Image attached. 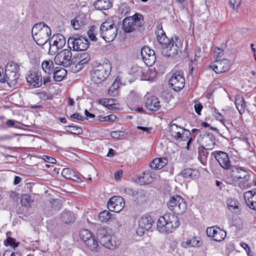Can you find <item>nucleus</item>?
Segmentation results:
<instances>
[{
	"label": "nucleus",
	"mask_w": 256,
	"mask_h": 256,
	"mask_svg": "<svg viewBox=\"0 0 256 256\" xmlns=\"http://www.w3.org/2000/svg\"><path fill=\"white\" fill-rule=\"evenodd\" d=\"M180 225L178 217L174 214L167 213L160 216L157 222V228L160 233L169 234Z\"/></svg>",
	"instance_id": "f257e3e1"
},
{
	"label": "nucleus",
	"mask_w": 256,
	"mask_h": 256,
	"mask_svg": "<svg viewBox=\"0 0 256 256\" xmlns=\"http://www.w3.org/2000/svg\"><path fill=\"white\" fill-rule=\"evenodd\" d=\"M32 38L39 46L44 45L49 41L51 35L50 28L43 22L35 24L32 30Z\"/></svg>",
	"instance_id": "f03ea898"
},
{
	"label": "nucleus",
	"mask_w": 256,
	"mask_h": 256,
	"mask_svg": "<svg viewBox=\"0 0 256 256\" xmlns=\"http://www.w3.org/2000/svg\"><path fill=\"white\" fill-rule=\"evenodd\" d=\"M169 132L170 136L176 140L186 141L188 140L186 148L188 150L189 146L193 140V138L190 137L191 134L189 130L173 124L169 126Z\"/></svg>",
	"instance_id": "7ed1b4c3"
},
{
	"label": "nucleus",
	"mask_w": 256,
	"mask_h": 256,
	"mask_svg": "<svg viewBox=\"0 0 256 256\" xmlns=\"http://www.w3.org/2000/svg\"><path fill=\"white\" fill-rule=\"evenodd\" d=\"M118 28L114 21L106 20L102 23L100 28V34L106 42H110L116 38Z\"/></svg>",
	"instance_id": "20e7f679"
},
{
	"label": "nucleus",
	"mask_w": 256,
	"mask_h": 256,
	"mask_svg": "<svg viewBox=\"0 0 256 256\" xmlns=\"http://www.w3.org/2000/svg\"><path fill=\"white\" fill-rule=\"evenodd\" d=\"M20 66L15 62H10L6 64L5 68L6 82L10 87H14L18 84L20 76Z\"/></svg>",
	"instance_id": "39448f33"
},
{
	"label": "nucleus",
	"mask_w": 256,
	"mask_h": 256,
	"mask_svg": "<svg viewBox=\"0 0 256 256\" xmlns=\"http://www.w3.org/2000/svg\"><path fill=\"white\" fill-rule=\"evenodd\" d=\"M110 66L108 64H99L94 66L91 71V78L92 81L96 84L102 83L108 76V69Z\"/></svg>",
	"instance_id": "423d86ee"
},
{
	"label": "nucleus",
	"mask_w": 256,
	"mask_h": 256,
	"mask_svg": "<svg viewBox=\"0 0 256 256\" xmlns=\"http://www.w3.org/2000/svg\"><path fill=\"white\" fill-rule=\"evenodd\" d=\"M143 25L142 16L135 14L132 16L126 18L122 22V29L127 33L138 29Z\"/></svg>",
	"instance_id": "0eeeda50"
},
{
	"label": "nucleus",
	"mask_w": 256,
	"mask_h": 256,
	"mask_svg": "<svg viewBox=\"0 0 256 256\" xmlns=\"http://www.w3.org/2000/svg\"><path fill=\"white\" fill-rule=\"evenodd\" d=\"M27 82L30 86L34 88H40L42 84L46 85L51 82V77L50 76H42L41 74L38 72H30L26 77Z\"/></svg>",
	"instance_id": "6e6552de"
},
{
	"label": "nucleus",
	"mask_w": 256,
	"mask_h": 256,
	"mask_svg": "<svg viewBox=\"0 0 256 256\" xmlns=\"http://www.w3.org/2000/svg\"><path fill=\"white\" fill-rule=\"evenodd\" d=\"M167 206L171 211L176 214H182L186 210V204L184 200L178 195L170 196Z\"/></svg>",
	"instance_id": "1a4fd4ad"
},
{
	"label": "nucleus",
	"mask_w": 256,
	"mask_h": 256,
	"mask_svg": "<svg viewBox=\"0 0 256 256\" xmlns=\"http://www.w3.org/2000/svg\"><path fill=\"white\" fill-rule=\"evenodd\" d=\"M48 54L51 55L54 54L59 49H61L66 44L64 37L60 34H54L49 40Z\"/></svg>",
	"instance_id": "9d476101"
},
{
	"label": "nucleus",
	"mask_w": 256,
	"mask_h": 256,
	"mask_svg": "<svg viewBox=\"0 0 256 256\" xmlns=\"http://www.w3.org/2000/svg\"><path fill=\"white\" fill-rule=\"evenodd\" d=\"M182 44L178 38H172L169 44L163 50V53L168 57L176 58L181 52Z\"/></svg>",
	"instance_id": "9b49d317"
},
{
	"label": "nucleus",
	"mask_w": 256,
	"mask_h": 256,
	"mask_svg": "<svg viewBox=\"0 0 256 256\" xmlns=\"http://www.w3.org/2000/svg\"><path fill=\"white\" fill-rule=\"evenodd\" d=\"M72 53L70 50L64 49L58 52L54 58L55 64L68 67L72 64Z\"/></svg>",
	"instance_id": "f8f14e48"
},
{
	"label": "nucleus",
	"mask_w": 256,
	"mask_h": 256,
	"mask_svg": "<svg viewBox=\"0 0 256 256\" xmlns=\"http://www.w3.org/2000/svg\"><path fill=\"white\" fill-rule=\"evenodd\" d=\"M68 44L72 45L74 50L77 51L86 50L89 47V42L88 39L82 36L70 38L68 39Z\"/></svg>",
	"instance_id": "ddd939ff"
},
{
	"label": "nucleus",
	"mask_w": 256,
	"mask_h": 256,
	"mask_svg": "<svg viewBox=\"0 0 256 256\" xmlns=\"http://www.w3.org/2000/svg\"><path fill=\"white\" fill-rule=\"evenodd\" d=\"M170 86L175 91H179L184 86L185 80L182 72H176L172 74L169 80Z\"/></svg>",
	"instance_id": "4468645a"
},
{
	"label": "nucleus",
	"mask_w": 256,
	"mask_h": 256,
	"mask_svg": "<svg viewBox=\"0 0 256 256\" xmlns=\"http://www.w3.org/2000/svg\"><path fill=\"white\" fill-rule=\"evenodd\" d=\"M231 66L230 60L224 58L222 60H217L211 64L210 68L212 69L216 74H221L228 72Z\"/></svg>",
	"instance_id": "2eb2a0df"
},
{
	"label": "nucleus",
	"mask_w": 256,
	"mask_h": 256,
	"mask_svg": "<svg viewBox=\"0 0 256 256\" xmlns=\"http://www.w3.org/2000/svg\"><path fill=\"white\" fill-rule=\"evenodd\" d=\"M124 200L122 197L114 196L109 200L107 206L110 211L119 212L124 208Z\"/></svg>",
	"instance_id": "dca6fc26"
},
{
	"label": "nucleus",
	"mask_w": 256,
	"mask_h": 256,
	"mask_svg": "<svg viewBox=\"0 0 256 256\" xmlns=\"http://www.w3.org/2000/svg\"><path fill=\"white\" fill-rule=\"evenodd\" d=\"M207 236L212 238L216 242H221L223 240L226 236V231L220 229L217 226H213L208 228L206 230Z\"/></svg>",
	"instance_id": "f3484780"
},
{
	"label": "nucleus",
	"mask_w": 256,
	"mask_h": 256,
	"mask_svg": "<svg viewBox=\"0 0 256 256\" xmlns=\"http://www.w3.org/2000/svg\"><path fill=\"white\" fill-rule=\"evenodd\" d=\"M153 224L154 220L150 216L142 217L138 222V227L136 230L137 234L140 236L143 235L145 230H148L151 228Z\"/></svg>",
	"instance_id": "a211bd4d"
},
{
	"label": "nucleus",
	"mask_w": 256,
	"mask_h": 256,
	"mask_svg": "<svg viewBox=\"0 0 256 256\" xmlns=\"http://www.w3.org/2000/svg\"><path fill=\"white\" fill-rule=\"evenodd\" d=\"M140 53L142 59L147 66H151L154 64L156 57L154 50L148 46H144Z\"/></svg>",
	"instance_id": "6ab92c4d"
},
{
	"label": "nucleus",
	"mask_w": 256,
	"mask_h": 256,
	"mask_svg": "<svg viewBox=\"0 0 256 256\" xmlns=\"http://www.w3.org/2000/svg\"><path fill=\"white\" fill-rule=\"evenodd\" d=\"M232 176L234 178L241 180L244 183L248 182L250 178V172L242 167H236L232 170Z\"/></svg>",
	"instance_id": "aec40b11"
},
{
	"label": "nucleus",
	"mask_w": 256,
	"mask_h": 256,
	"mask_svg": "<svg viewBox=\"0 0 256 256\" xmlns=\"http://www.w3.org/2000/svg\"><path fill=\"white\" fill-rule=\"evenodd\" d=\"M214 157L220 165L224 170L230 167V162L228 154L222 151L215 152Z\"/></svg>",
	"instance_id": "412c9836"
},
{
	"label": "nucleus",
	"mask_w": 256,
	"mask_h": 256,
	"mask_svg": "<svg viewBox=\"0 0 256 256\" xmlns=\"http://www.w3.org/2000/svg\"><path fill=\"white\" fill-rule=\"evenodd\" d=\"M156 35L157 40L159 44H160L163 47L164 49L167 46L170 40L166 35L164 31L162 24H159L158 26L157 29L156 31Z\"/></svg>",
	"instance_id": "4be33fe9"
},
{
	"label": "nucleus",
	"mask_w": 256,
	"mask_h": 256,
	"mask_svg": "<svg viewBox=\"0 0 256 256\" xmlns=\"http://www.w3.org/2000/svg\"><path fill=\"white\" fill-rule=\"evenodd\" d=\"M244 196L248 206L250 209L256 210V192L247 191L244 193Z\"/></svg>",
	"instance_id": "5701e85b"
},
{
	"label": "nucleus",
	"mask_w": 256,
	"mask_h": 256,
	"mask_svg": "<svg viewBox=\"0 0 256 256\" xmlns=\"http://www.w3.org/2000/svg\"><path fill=\"white\" fill-rule=\"evenodd\" d=\"M145 105L147 109L150 111H157L160 107V101L155 96L148 98L145 101Z\"/></svg>",
	"instance_id": "b1692460"
},
{
	"label": "nucleus",
	"mask_w": 256,
	"mask_h": 256,
	"mask_svg": "<svg viewBox=\"0 0 256 256\" xmlns=\"http://www.w3.org/2000/svg\"><path fill=\"white\" fill-rule=\"evenodd\" d=\"M180 175L185 178L196 179L199 176V172L196 168H186L182 170Z\"/></svg>",
	"instance_id": "393cba45"
},
{
	"label": "nucleus",
	"mask_w": 256,
	"mask_h": 256,
	"mask_svg": "<svg viewBox=\"0 0 256 256\" xmlns=\"http://www.w3.org/2000/svg\"><path fill=\"white\" fill-rule=\"evenodd\" d=\"M154 174L148 170L144 172L142 176L138 177V183L141 185H145L151 183L154 180Z\"/></svg>",
	"instance_id": "a878e982"
},
{
	"label": "nucleus",
	"mask_w": 256,
	"mask_h": 256,
	"mask_svg": "<svg viewBox=\"0 0 256 256\" xmlns=\"http://www.w3.org/2000/svg\"><path fill=\"white\" fill-rule=\"evenodd\" d=\"M62 175L63 177L67 179L72 180L78 182L82 181L76 172L69 168H64L62 172Z\"/></svg>",
	"instance_id": "bb28decb"
},
{
	"label": "nucleus",
	"mask_w": 256,
	"mask_h": 256,
	"mask_svg": "<svg viewBox=\"0 0 256 256\" xmlns=\"http://www.w3.org/2000/svg\"><path fill=\"white\" fill-rule=\"evenodd\" d=\"M101 244L110 250H114L119 244L118 242L116 240V237L114 236H109L106 239H102Z\"/></svg>",
	"instance_id": "cd10ccee"
},
{
	"label": "nucleus",
	"mask_w": 256,
	"mask_h": 256,
	"mask_svg": "<svg viewBox=\"0 0 256 256\" xmlns=\"http://www.w3.org/2000/svg\"><path fill=\"white\" fill-rule=\"evenodd\" d=\"M168 163V159L165 158H154L150 164V167L154 170H159L164 168Z\"/></svg>",
	"instance_id": "c85d7f7f"
},
{
	"label": "nucleus",
	"mask_w": 256,
	"mask_h": 256,
	"mask_svg": "<svg viewBox=\"0 0 256 256\" xmlns=\"http://www.w3.org/2000/svg\"><path fill=\"white\" fill-rule=\"evenodd\" d=\"M42 68L44 72L47 74L46 76H50L53 74L55 68H54V62L52 60H44L42 63Z\"/></svg>",
	"instance_id": "c756f323"
},
{
	"label": "nucleus",
	"mask_w": 256,
	"mask_h": 256,
	"mask_svg": "<svg viewBox=\"0 0 256 256\" xmlns=\"http://www.w3.org/2000/svg\"><path fill=\"white\" fill-rule=\"evenodd\" d=\"M95 8L99 10H106L112 6L110 0H97L94 3Z\"/></svg>",
	"instance_id": "7c9ffc66"
},
{
	"label": "nucleus",
	"mask_w": 256,
	"mask_h": 256,
	"mask_svg": "<svg viewBox=\"0 0 256 256\" xmlns=\"http://www.w3.org/2000/svg\"><path fill=\"white\" fill-rule=\"evenodd\" d=\"M66 70L62 68L56 67L53 73V78L55 81L60 82L66 76Z\"/></svg>",
	"instance_id": "2f4dec72"
},
{
	"label": "nucleus",
	"mask_w": 256,
	"mask_h": 256,
	"mask_svg": "<svg viewBox=\"0 0 256 256\" xmlns=\"http://www.w3.org/2000/svg\"><path fill=\"white\" fill-rule=\"evenodd\" d=\"M78 65L79 68H82L84 65L86 64L90 60V56L86 52L80 53L78 54Z\"/></svg>",
	"instance_id": "473e14b6"
},
{
	"label": "nucleus",
	"mask_w": 256,
	"mask_h": 256,
	"mask_svg": "<svg viewBox=\"0 0 256 256\" xmlns=\"http://www.w3.org/2000/svg\"><path fill=\"white\" fill-rule=\"evenodd\" d=\"M84 244L92 251L94 252H98L99 251L100 246L98 240L94 236L85 242Z\"/></svg>",
	"instance_id": "72a5a7b5"
},
{
	"label": "nucleus",
	"mask_w": 256,
	"mask_h": 256,
	"mask_svg": "<svg viewBox=\"0 0 256 256\" xmlns=\"http://www.w3.org/2000/svg\"><path fill=\"white\" fill-rule=\"evenodd\" d=\"M131 73L138 78H140L142 80L146 78V75L145 70L141 66L137 65H134L131 68Z\"/></svg>",
	"instance_id": "f704fd0d"
},
{
	"label": "nucleus",
	"mask_w": 256,
	"mask_h": 256,
	"mask_svg": "<svg viewBox=\"0 0 256 256\" xmlns=\"http://www.w3.org/2000/svg\"><path fill=\"white\" fill-rule=\"evenodd\" d=\"M226 204L228 210L230 211L236 212L239 210L240 203L236 199L233 198H228L226 200Z\"/></svg>",
	"instance_id": "c9c22d12"
},
{
	"label": "nucleus",
	"mask_w": 256,
	"mask_h": 256,
	"mask_svg": "<svg viewBox=\"0 0 256 256\" xmlns=\"http://www.w3.org/2000/svg\"><path fill=\"white\" fill-rule=\"evenodd\" d=\"M61 220L66 224L70 223L74 220V216L70 211H64L60 216Z\"/></svg>",
	"instance_id": "e433bc0d"
},
{
	"label": "nucleus",
	"mask_w": 256,
	"mask_h": 256,
	"mask_svg": "<svg viewBox=\"0 0 256 256\" xmlns=\"http://www.w3.org/2000/svg\"><path fill=\"white\" fill-rule=\"evenodd\" d=\"M235 104L238 112L242 114L244 111L246 104L244 98L240 95H237L235 98Z\"/></svg>",
	"instance_id": "4c0bfd02"
},
{
	"label": "nucleus",
	"mask_w": 256,
	"mask_h": 256,
	"mask_svg": "<svg viewBox=\"0 0 256 256\" xmlns=\"http://www.w3.org/2000/svg\"><path fill=\"white\" fill-rule=\"evenodd\" d=\"M203 141L206 144L205 148L208 150L213 148L215 144L214 138L212 134H207L202 138Z\"/></svg>",
	"instance_id": "58836bf2"
},
{
	"label": "nucleus",
	"mask_w": 256,
	"mask_h": 256,
	"mask_svg": "<svg viewBox=\"0 0 256 256\" xmlns=\"http://www.w3.org/2000/svg\"><path fill=\"white\" fill-rule=\"evenodd\" d=\"M208 150L206 148L202 146L198 149V158L200 162L204 165L206 163L207 158L208 156Z\"/></svg>",
	"instance_id": "ea45409f"
},
{
	"label": "nucleus",
	"mask_w": 256,
	"mask_h": 256,
	"mask_svg": "<svg viewBox=\"0 0 256 256\" xmlns=\"http://www.w3.org/2000/svg\"><path fill=\"white\" fill-rule=\"evenodd\" d=\"M71 24L74 28L76 30H80L84 25V20L80 16H76L74 20H72Z\"/></svg>",
	"instance_id": "a19ab883"
},
{
	"label": "nucleus",
	"mask_w": 256,
	"mask_h": 256,
	"mask_svg": "<svg viewBox=\"0 0 256 256\" xmlns=\"http://www.w3.org/2000/svg\"><path fill=\"white\" fill-rule=\"evenodd\" d=\"M66 130L70 134H79L82 133V129L78 126H74L73 124L65 126Z\"/></svg>",
	"instance_id": "79ce46f5"
},
{
	"label": "nucleus",
	"mask_w": 256,
	"mask_h": 256,
	"mask_svg": "<svg viewBox=\"0 0 256 256\" xmlns=\"http://www.w3.org/2000/svg\"><path fill=\"white\" fill-rule=\"evenodd\" d=\"M80 238L84 242H86L88 240L90 239L92 236H94L93 234L88 230L84 229L82 230L80 232Z\"/></svg>",
	"instance_id": "37998d69"
},
{
	"label": "nucleus",
	"mask_w": 256,
	"mask_h": 256,
	"mask_svg": "<svg viewBox=\"0 0 256 256\" xmlns=\"http://www.w3.org/2000/svg\"><path fill=\"white\" fill-rule=\"evenodd\" d=\"M96 32L97 30L96 26H92L90 27L89 30L87 32V34L89 38L92 41L96 42L98 40V38L96 37Z\"/></svg>",
	"instance_id": "c03bdc74"
},
{
	"label": "nucleus",
	"mask_w": 256,
	"mask_h": 256,
	"mask_svg": "<svg viewBox=\"0 0 256 256\" xmlns=\"http://www.w3.org/2000/svg\"><path fill=\"white\" fill-rule=\"evenodd\" d=\"M110 218V214L108 211L104 210L98 214V220L102 222H106Z\"/></svg>",
	"instance_id": "a18cd8bd"
},
{
	"label": "nucleus",
	"mask_w": 256,
	"mask_h": 256,
	"mask_svg": "<svg viewBox=\"0 0 256 256\" xmlns=\"http://www.w3.org/2000/svg\"><path fill=\"white\" fill-rule=\"evenodd\" d=\"M109 236L106 228H100L98 230L97 236L100 238V243L102 239H106Z\"/></svg>",
	"instance_id": "49530a36"
},
{
	"label": "nucleus",
	"mask_w": 256,
	"mask_h": 256,
	"mask_svg": "<svg viewBox=\"0 0 256 256\" xmlns=\"http://www.w3.org/2000/svg\"><path fill=\"white\" fill-rule=\"evenodd\" d=\"M136 201L140 204H142L146 202V195L144 190H140L136 194Z\"/></svg>",
	"instance_id": "de8ad7c7"
},
{
	"label": "nucleus",
	"mask_w": 256,
	"mask_h": 256,
	"mask_svg": "<svg viewBox=\"0 0 256 256\" xmlns=\"http://www.w3.org/2000/svg\"><path fill=\"white\" fill-rule=\"evenodd\" d=\"M32 200L30 196L28 194H23L22 196L20 203L22 206H30Z\"/></svg>",
	"instance_id": "09e8293b"
},
{
	"label": "nucleus",
	"mask_w": 256,
	"mask_h": 256,
	"mask_svg": "<svg viewBox=\"0 0 256 256\" xmlns=\"http://www.w3.org/2000/svg\"><path fill=\"white\" fill-rule=\"evenodd\" d=\"M110 136L115 139H123L124 138V132L122 131H113L111 132Z\"/></svg>",
	"instance_id": "8fccbe9b"
},
{
	"label": "nucleus",
	"mask_w": 256,
	"mask_h": 256,
	"mask_svg": "<svg viewBox=\"0 0 256 256\" xmlns=\"http://www.w3.org/2000/svg\"><path fill=\"white\" fill-rule=\"evenodd\" d=\"M116 118V116L114 114H110L105 116L101 117L100 118V122H114Z\"/></svg>",
	"instance_id": "3c124183"
},
{
	"label": "nucleus",
	"mask_w": 256,
	"mask_h": 256,
	"mask_svg": "<svg viewBox=\"0 0 256 256\" xmlns=\"http://www.w3.org/2000/svg\"><path fill=\"white\" fill-rule=\"evenodd\" d=\"M199 241L197 240L195 238H193L191 240H187L186 244L189 246L195 247L199 246Z\"/></svg>",
	"instance_id": "603ef678"
},
{
	"label": "nucleus",
	"mask_w": 256,
	"mask_h": 256,
	"mask_svg": "<svg viewBox=\"0 0 256 256\" xmlns=\"http://www.w3.org/2000/svg\"><path fill=\"white\" fill-rule=\"evenodd\" d=\"M6 124L7 126L10 127H14L15 128H18V124H20V122L16 120H8Z\"/></svg>",
	"instance_id": "864d4df0"
},
{
	"label": "nucleus",
	"mask_w": 256,
	"mask_h": 256,
	"mask_svg": "<svg viewBox=\"0 0 256 256\" xmlns=\"http://www.w3.org/2000/svg\"><path fill=\"white\" fill-rule=\"evenodd\" d=\"M6 244L8 246H10L14 248L18 246V243H16V240L10 237L6 239Z\"/></svg>",
	"instance_id": "5fc2aeb1"
},
{
	"label": "nucleus",
	"mask_w": 256,
	"mask_h": 256,
	"mask_svg": "<svg viewBox=\"0 0 256 256\" xmlns=\"http://www.w3.org/2000/svg\"><path fill=\"white\" fill-rule=\"evenodd\" d=\"M230 5L233 7L234 10H238L240 6L242 0H229Z\"/></svg>",
	"instance_id": "6e6d98bb"
},
{
	"label": "nucleus",
	"mask_w": 256,
	"mask_h": 256,
	"mask_svg": "<svg viewBox=\"0 0 256 256\" xmlns=\"http://www.w3.org/2000/svg\"><path fill=\"white\" fill-rule=\"evenodd\" d=\"M224 50L220 48H216L214 51V57L216 58H221L223 56Z\"/></svg>",
	"instance_id": "4d7b16f0"
},
{
	"label": "nucleus",
	"mask_w": 256,
	"mask_h": 256,
	"mask_svg": "<svg viewBox=\"0 0 256 256\" xmlns=\"http://www.w3.org/2000/svg\"><path fill=\"white\" fill-rule=\"evenodd\" d=\"M114 84H112L108 90V94L110 96H114L118 94V90L114 88Z\"/></svg>",
	"instance_id": "13d9d810"
},
{
	"label": "nucleus",
	"mask_w": 256,
	"mask_h": 256,
	"mask_svg": "<svg viewBox=\"0 0 256 256\" xmlns=\"http://www.w3.org/2000/svg\"><path fill=\"white\" fill-rule=\"evenodd\" d=\"M202 54V50L200 47L197 46L195 49V58L194 60H197L198 58L201 57Z\"/></svg>",
	"instance_id": "bf43d9fd"
},
{
	"label": "nucleus",
	"mask_w": 256,
	"mask_h": 256,
	"mask_svg": "<svg viewBox=\"0 0 256 256\" xmlns=\"http://www.w3.org/2000/svg\"><path fill=\"white\" fill-rule=\"evenodd\" d=\"M42 159L44 161L51 164H55L56 162V160L54 158L48 156H43Z\"/></svg>",
	"instance_id": "052dcab7"
},
{
	"label": "nucleus",
	"mask_w": 256,
	"mask_h": 256,
	"mask_svg": "<svg viewBox=\"0 0 256 256\" xmlns=\"http://www.w3.org/2000/svg\"><path fill=\"white\" fill-rule=\"evenodd\" d=\"M0 82L2 83L6 82L5 73L4 74L3 68L0 66Z\"/></svg>",
	"instance_id": "680f3d73"
},
{
	"label": "nucleus",
	"mask_w": 256,
	"mask_h": 256,
	"mask_svg": "<svg viewBox=\"0 0 256 256\" xmlns=\"http://www.w3.org/2000/svg\"><path fill=\"white\" fill-rule=\"evenodd\" d=\"M194 108L196 112L198 114L200 115V112L202 108V104L200 103L196 104H194Z\"/></svg>",
	"instance_id": "e2e57ef3"
},
{
	"label": "nucleus",
	"mask_w": 256,
	"mask_h": 256,
	"mask_svg": "<svg viewBox=\"0 0 256 256\" xmlns=\"http://www.w3.org/2000/svg\"><path fill=\"white\" fill-rule=\"evenodd\" d=\"M136 128L138 130H142V131L146 132V134H149L152 129V127H144L141 126H138Z\"/></svg>",
	"instance_id": "0e129e2a"
},
{
	"label": "nucleus",
	"mask_w": 256,
	"mask_h": 256,
	"mask_svg": "<svg viewBox=\"0 0 256 256\" xmlns=\"http://www.w3.org/2000/svg\"><path fill=\"white\" fill-rule=\"evenodd\" d=\"M216 119L222 122V123L226 126V128H228V126L225 124V121L223 118V116L220 113H216Z\"/></svg>",
	"instance_id": "69168bd1"
},
{
	"label": "nucleus",
	"mask_w": 256,
	"mask_h": 256,
	"mask_svg": "<svg viewBox=\"0 0 256 256\" xmlns=\"http://www.w3.org/2000/svg\"><path fill=\"white\" fill-rule=\"evenodd\" d=\"M70 118L76 119L78 120L83 121L84 120V118L82 116H80V114L78 112H76L72 114L70 117Z\"/></svg>",
	"instance_id": "338daca9"
},
{
	"label": "nucleus",
	"mask_w": 256,
	"mask_h": 256,
	"mask_svg": "<svg viewBox=\"0 0 256 256\" xmlns=\"http://www.w3.org/2000/svg\"><path fill=\"white\" fill-rule=\"evenodd\" d=\"M122 175V170H119L118 172H116L114 174V178L116 180H118L120 179Z\"/></svg>",
	"instance_id": "774afa93"
}]
</instances>
